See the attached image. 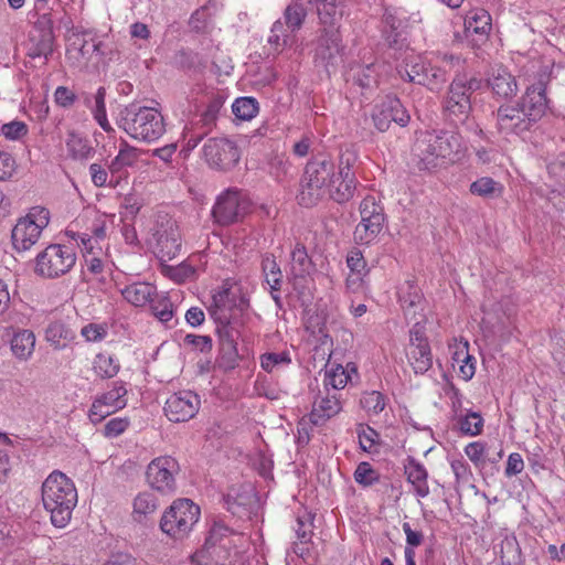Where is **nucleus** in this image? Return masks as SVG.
Masks as SVG:
<instances>
[{
  "mask_svg": "<svg viewBox=\"0 0 565 565\" xmlns=\"http://www.w3.org/2000/svg\"><path fill=\"white\" fill-rule=\"evenodd\" d=\"M407 358L416 374L426 373L433 365L430 347L426 338L419 330H411V344Z\"/></svg>",
  "mask_w": 565,
  "mask_h": 565,
  "instance_id": "obj_21",
  "label": "nucleus"
},
{
  "mask_svg": "<svg viewBox=\"0 0 565 565\" xmlns=\"http://www.w3.org/2000/svg\"><path fill=\"white\" fill-rule=\"evenodd\" d=\"M373 64L366 65L354 75V83L362 88H371L377 84Z\"/></svg>",
  "mask_w": 565,
  "mask_h": 565,
  "instance_id": "obj_58",
  "label": "nucleus"
},
{
  "mask_svg": "<svg viewBox=\"0 0 565 565\" xmlns=\"http://www.w3.org/2000/svg\"><path fill=\"white\" fill-rule=\"evenodd\" d=\"M459 428L465 435L477 436L481 434L483 427V418L480 413L470 412L459 417Z\"/></svg>",
  "mask_w": 565,
  "mask_h": 565,
  "instance_id": "obj_47",
  "label": "nucleus"
},
{
  "mask_svg": "<svg viewBox=\"0 0 565 565\" xmlns=\"http://www.w3.org/2000/svg\"><path fill=\"white\" fill-rule=\"evenodd\" d=\"M349 379L350 375L345 372V369L342 365H337L335 367L326 371L324 386L327 390L329 386L333 390H340L347 385Z\"/></svg>",
  "mask_w": 565,
  "mask_h": 565,
  "instance_id": "obj_49",
  "label": "nucleus"
},
{
  "mask_svg": "<svg viewBox=\"0 0 565 565\" xmlns=\"http://www.w3.org/2000/svg\"><path fill=\"white\" fill-rule=\"evenodd\" d=\"M156 288L151 284L136 282L122 289L124 298L134 306H143L151 300Z\"/></svg>",
  "mask_w": 565,
  "mask_h": 565,
  "instance_id": "obj_36",
  "label": "nucleus"
},
{
  "mask_svg": "<svg viewBox=\"0 0 565 565\" xmlns=\"http://www.w3.org/2000/svg\"><path fill=\"white\" fill-rule=\"evenodd\" d=\"M81 334L89 342H98L106 338L107 328L104 324L88 323L81 330Z\"/></svg>",
  "mask_w": 565,
  "mask_h": 565,
  "instance_id": "obj_59",
  "label": "nucleus"
},
{
  "mask_svg": "<svg viewBox=\"0 0 565 565\" xmlns=\"http://www.w3.org/2000/svg\"><path fill=\"white\" fill-rule=\"evenodd\" d=\"M547 109L545 86L529 87L515 105H501L495 113L497 127L504 135H521L539 121Z\"/></svg>",
  "mask_w": 565,
  "mask_h": 565,
  "instance_id": "obj_1",
  "label": "nucleus"
},
{
  "mask_svg": "<svg viewBox=\"0 0 565 565\" xmlns=\"http://www.w3.org/2000/svg\"><path fill=\"white\" fill-rule=\"evenodd\" d=\"M461 88V83L451 82L443 103L445 115L454 122H465L472 110L470 97Z\"/></svg>",
  "mask_w": 565,
  "mask_h": 565,
  "instance_id": "obj_16",
  "label": "nucleus"
},
{
  "mask_svg": "<svg viewBox=\"0 0 565 565\" xmlns=\"http://www.w3.org/2000/svg\"><path fill=\"white\" fill-rule=\"evenodd\" d=\"M233 114L241 120H250L258 113V102L254 97H239L232 105Z\"/></svg>",
  "mask_w": 565,
  "mask_h": 565,
  "instance_id": "obj_45",
  "label": "nucleus"
},
{
  "mask_svg": "<svg viewBox=\"0 0 565 565\" xmlns=\"http://www.w3.org/2000/svg\"><path fill=\"white\" fill-rule=\"evenodd\" d=\"M235 306V295L231 289L226 288L213 295V303L209 308V313L216 326L231 324L230 311Z\"/></svg>",
  "mask_w": 565,
  "mask_h": 565,
  "instance_id": "obj_27",
  "label": "nucleus"
},
{
  "mask_svg": "<svg viewBox=\"0 0 565 565\" xmlns=\"http://www.w3.org/2000/svg\"><path fill=\"white\" fill-rule=\"evenodd\" d=\"M216 331L220 339V366L233 370L238 360L236 340L239 337V331L232 323L217 324Z\"/></svg>",
  "mask_w": 565,
  "mask_h": 565,
  "instance_id": "obj_20",
  "label": "nucleus"
},
{
  "mask_svg": "<svg viewBox=\"0 0 565 565\" xmlns=\"http://www.w3.org/2000/svg\"><path fill=\"white\" fill-rule=\"evenodd\" d=\"M486 447L480 441H473L466 446L465 452L467 457L475 463L476 467H481L484 463Z\"/></svg>",
  "mask_w": 565,
  "mask_h": 565,
  "instance_id": "obj_61",
  "label": "nucleus"
},
{
  "mask_svg": "<svg viewBox=\"0 0 565 565\" xmlns=\"http://www.w3.org/2000/svg\"><path fill=\"white\" fill-rule=\"evenodd\" d=\"M17 161L11 153L0 150V181L10 180L17 172Z\"/></svg>",
  "mask_w": 565,
  "mask_h": 565,
  "instance_id": "obj_56",
  "label": "nucleus"
},
{
  "mask_svg": "<svg viewBox=\"0 0 565 565\" xmlns=\"http://www.w3.org/2000/svg\"><path fill=\"white\" fill-rule=\"evenodd\" d=\"M460 137L446 130H433L420 134L417 138L414 152L418 157L420 170H430L437 166L439 158H450L460 151Z\"/></svg>",
  "mask_w": 565,
  "mask_h": 565,
  "instance_id": "obj_5",
  "label": "nucleus"
},
{
  "mask_svg": "<svg viewBox=\"0 0 565 565\" xmlns=\"http://www.w3.org/2000/svg\"><path fill=\"white\" fill-rule=\"evenodd\" d=\"M223 105L224 98L220 95L210 99L205 110L200 116V120L196 122L203 129V134H207L215 126Z\"/></svg>",
  "mask_w": 565,
  "mask_h": 565,
  "instance_id": "obj_43",
  "label": "nucleus"
},
{
  "mask_svg": "<svg viewBox=\"0 0 565 565\" xmlns=\"http://www.w3.org/2000/svg\"><path fill=\"white\" fill-rule=\"evenodd\" d=\"M184 344L199 349L201 352L212 350V339L209 335L186 334L183 339Z\"/></svg>",
  "mask_w": 565,
  "mask_h": 565,
  "instance_id": "obj_63",
  "label": "nucleus"
},
{
  "mask_svg": "<svg viewBox=\"0 0 565 565\" xmlns=\"http://www.w3.org/2000/svg\"><path fill=\"white\" fill-rule=\"evenodd\" d=\"M347 265L352 274L358 276L359 280H362V276L367 273L366 262L361 250L353 248L347 256Z\"/></svg>",
  "mask_w": 565,
  "mask_h": 565,
  "instance_id": "obj_55",
  "label": "nucleus"
},
{
  "mask_svg": "<svg viewBox=\"0 0 565 565\" xmlns=\"http://www.w3.org/2000/svg\"><path fill=\"white\" fill-rule=\"evenodd\" d=\"M360 404L365 411L377 415L384 411L386 398L381 392L371 391L363 394Z\"/></svg>",
  "mask_w": 565,
  "mask_h": 565,
  "instance_id": "obj_48",
  "label": "nucleus"
},
{
  "mask_svg": "<svg viewBox=\"0 0 565 565\" xmlns=\"http://www.w3.org/2000/svg\"><path fill=\"white\" fill-rule=\"evenodd\" d=\"M488 84L492 93L502 99H510L518 93V84L515 77L505 67H497L492 70Z\"/></svg>",
  "mask_w": 565,
  "mask_h": 565,
  "instance_id": "obj_24",
  "label": "nucleus"
},
{
  "mask_svg": "<svg viewBox=\"0 0 565 565\" xmlns=\"http://www.w3.org/2000/svg\"><path fill=\"white\" fill-rule=\"evenodd\" d=\"M361 222L354 230V239L359 244H370L382 232L385 215L384 209L374 198H365L360 204Z\"/></svg>",
  "mask_w": 565,
  "mask_h": 565,
  "instance_id": "obj_9",
  "label": "nucleus"
},
{
  "mask_svg": "<svg viewBox=\"0 0 565 565\" xmlns=\"http://www.w3.org/2000/svg\"><path fill=\"white\" fill-rule=\"evenodd\" d=\"M371 118L374 127L380 132H385L393 122L399 127L407 126L411 116L397 97L386 96L382 103L373 108Z\"/></svg>",
  "mask_w": 565,
  "mask_h": 565,
  "instance_id": "obj_12",
  "label": "nucleus"
},
{
  "mask_svg": "<svg viewBox=\"0 0 565 565\" xmlns=\"http://www.w3.org/2000/svg\"><path fill=\"white\" fill-rule=\"evenodd\" d=\"M156 239L154 254L161 262H168L177 257L181 252V234L175 221L162 217L157 224L153 234Z\"/></svg>",
  "mask_w": 565,
  "mask_h": 565,
  "instance_id": "obj_14",
  "label": "nucleus"
},
{
  "mask_svg": "<svg viewBox=\"0 0 565 565\" xmlns=\"http://www.w3.org/2000/svg\"><path fill=\"white\" fill-rule=\"evenodd\" d=\"M452 82H459L462 84V87L461 90L465 92V94H467L469 97L471 96L472 93L479 90L482 88V79L480 78H477L475 76H471V77H467L466 75H461V74H458L456 75V77L452 79Z\"/></svg>",
  "mask_w": 565,
  "mask_h": 565,
  "instance_id": "obj_64",
  "label": "nucleus"
},
{
  "mask_svg": "<svg viewBox=\"0 0 565 565\" xmlns=\"http://www.w3.org/2000/svg\"><path fill=\"white\" fill-rule=\"evenodd\" d=\"M66 147L70 156L75 160H87L95 153L89 141L76 134L68 135Z\"/></svg>",
  "mask_w": 565,
  "mask_h": 565,
  "instance_id": "obj_41",
  "label": "nucleus"
},
{
  "mask_svg": "<svg viewBox=\"0 0 565 565\" xmlns=\"http://www.w3.org/2000/svg\"><path fill=\"white\" fill-rule=\"evenodd\" d=\"M252 211V201L242 190L230 188L222 192L212 209L215 222L227 226L243 221Z\"/></svg>",
  "mask_w": 565,
  "mask_h": 565,
  "instance_id": "obj_7",
  "label": "nucleus"
},
{
  "mask_svg": "<svg viewBox=\"0 0 565 565\" xmlns=\"http://www.w3.org/2000/svg\"><path fill=\"white\" fill-rule=\"evenodd\" d=\"M217 2L215 0H207V2L196 9L190 17L189 25L192 31L196 33L204 32L210 18L216 12Z\"/></svg>",
  "mask_w": 565,
  "mask_h": 565,
  "instance_id": "obj_39",
  "label": "nucleus"
},
{
  "mask_svg": "<svg viewBox=\"0 0 565 565\" xmlns=\"http://www.w3.org/2000/svg\"><path fill=\"white\" fill-rule=\"evenodd\" d=\"M315 265L309 257L303 244L297 243L291 252L290 279L294 289L303 295L307 289L308 278L313 271Z\"/></svg>",
  "mask_w": 565,
  "mask_h": 565,
  "instance_id": "obj_18",
  "label": "nucleus"
},
{
  "mask_svg": "<svg viewBox=\"0 0 565 565\" xmlns=\"http://www.w3.org/2000/svg\"><path fill=\"white\" fill-rule=\"evenodd\" d=\"M44 220L42 223H36L30 216H25L18 221L11 233L12 244L17 252H25L39 241L43 227L49 222L47 216H44Z\"/></svg>",
  "mask_w": 565,
  "mask_h": 565,
  "instance_id": "obj_19",
  "label": "nucleus"
},
{
  "mask_svg": "<svg viewBox=\"0 0 565 565\" xmlns=\"http://www.w3.org/2000/svg\"><path fill=\"white\" fill-rule=\"evenodd\" d=\"M316 4L320 23L323 26L322 32L329 30L339 32L340 21L343 17L341 0H316Z\"/></svg>",
  "mask_w": 565,
  "mask_h": 565,
  "instance_id": "obj_25",
  "label": "nucleus"
},
{
  "mask_svg": "<svg viewBox=\"0 0 565 565\" xmlns=\"http://www.w3.org/2000/svg\"><path fill=\"white\" fill-rule=\"evenodd\" d=\"M35 345V337L30 330H21L11 339V350L19 359H26L31 355Z\"/></svg>",
  "mask_w": 565,
  "mask_h": 565,
  "instance_id": "obj_38",
  "label": "nucleus"
},
{
  "mask_svg": "<svg viewBox=\"0 0 565 565\" xmlns=\"http://www.w3.org/2000/svg\"><path fill=\"white\" fill-rule=\"evenodd\" d=\"M199 516V505L190 499H179L164 511L160 520V529L172 537L181 539L191 531Z\"/></svg>",
  "mask_w": 565,
  "mask_h": 565,
  "instance_id": "obj_6",
  "label": "nucleus"
},
{
  "mask_svg": "<svg viewBox=\"0 0 565 565\" xmlns=\"http://www.w3.org/2000/svg\"><path fill=\"white\" fill-rule=\"evenodd\" d=\"M138 157V149L129 146L126 141H122L118 154L108 166L111 175H117V180L121 179L125 169L132 167L137 162Z\"/></svg>",
  "mask_w": 565,
  "mask_h": 565,
  "instance_id": "obj_32",
  "label": "nucleus"
},
{
  "mask_svg": "<svg viewBox=\"0 0 565 565\" xmlns=\"http://www.w3.org/2000/svg\"><path fill=\"white\" fill-rule=\"evenodd\" d=\"M297 542L294 543L292 551L296 555L305 557L309 553L308 544L312 542L313 536V515L305 513L299 515L294 527Z\"/></svg>",
  "mask_w": 565,
  "mask_h": 565,
  "instance_id": "obj_28",
  "label": "nucleus"
},
{
  "mask_svg": "<svg viewBox=\"0 0 565 565\" xmlns=\"http://www.w3.org/2000/svg\"><path fill=\"white\" fill-rule=\"evenodd\" d=\"M342 49L340 32L334 30L322 32L316 47V60L321 61L328 68L329 65L335 64Z\"/></svg>",
  "mask_w": 565,
  "mask_h": 565,
  "instance_id": "obj_22",
  "label": "nucleus"
},
{
  "mask_svg": "<svg viewBox=\"0 0 565 565\" xmlns=\"http://www.w3.org/2000/svg\"><path fill=\"white\" fill-rule=\"evenodd\" d=\"M358 437L361 448L364 451H370L371 448L376 444V439L379 438V433L370 426H364L360 424L358 429Z\"/></svg>",
  "mask_w": 565,
  "mask_h": 565,
  "instance_id": "obj_57",
  "label": "nucleus"
},
{
  "mask_svg": "<svg viewBox=\"0 0 565 565\" xmlns=\"http://www.w3.org/2000/svg\"><path fill=\"white\" fill-rule=\"evenodd\" d=\"M31 46L29 47L28 55L32 58L43 56L45 62L54 51V35L51 29H45L39 32L38 36L31 38Z\"/></svg>",
  "mask_w": 565,
  "mask_h": 565,
  "instance_id": "obj_33",
  "label": "nucleus"
},
{
  "mask_svg": "<svg viewBox=\"0 0 565 565\" xmlns=\"http://www.w3.org/2000/svg\"><path fill=\"white\" fill-rule=\"evenodd\" d=\"M157 508L158 501L153 493H139L134 500V520L137 522H142L147 515L154 513Z\"/></svg>",
  "mask_w": 565,
  "mask_h": 565,
  "instance_id": "obj_40",
  "label": "nucleus"
},
{
  "mask_svg": "<svg viewBox=\"0 0 565 565\" xmlns=\"http://www.w3.org/2000/svg\"><path fill=\"white\" fill-rule=\"evenodd\" d=\"M340 411L341 404L337 394L330 395L328 393L327 396L319 397L315 401L310 418L315 425H320L337 415Z\"/></svg>",
  "mask_w": 565,
  "mask_h": 565,
  "instance_id": "obj_30",
  "label": "nucleus"
},
{
  "mask_svg": "<svg viewBox=\"0 0 565 565\" xmlns=\"http://www.w3.org/2000/svg\"><path fill=\"white\" fill-rule=\"evenodd\" d=\"M306 15L307 12L302 4L298 2L291 3L284 12L285 24L291 32H295L301 28Z\"/></svg>",
  "mask_w": 565,
  "mask_h": 565,
  "instance_id": "obj_46",
  "label": "nucleus"
},
{
  "mask_svg": "<svg viewBox=\"0 0 565 565\" xmlns=\"http://www.w3.org/2000/svg\"><path fill=\"white\" fill-rule=\"evenodd\" d=\"M179 471L178 461L170 457L153 459L147 468V481L152 489L169 494L175 490L174 475Z\"/></svg>",
  "mask_w": 565,
  "mask_h": 565,
  "instance_id": "obj_13",
  "label": "nucleus"
},
{
  "mask_svg": "<svg viewBox=\"0 0 565 565\" xmlns=\"http://www.w3.org/2000/svg\"><path fill=\"white\" fill-rule=\"evenodd\" d=\"M203 156L212 169L228 171L239 161V150L227 138H210L203 146Z\"/></svg>",
  "mask_w": 565,
  "mask_h": 565,
  "instance_id": "obj_10",
  "label": "nucleus"
},
{
  "mask_svg": "<svg viewBox=\"0 0 565 565\" xmlns=\"http://www.w3.org/2000/svg\"><path fill=\"white\" fill-rule=\"evenodd\" d=\"M503 185L490 177H481L470 184L471 194L486 200L498 199L503 193Z\"/></svg>",
  "mask_w": 565,
  "mask_h": 565,
  "instance_id": "obj_35",
  "label": "nucleus"
},
{
  "mask_svg": "<svg viewBox=\"0 0 565 565\" xmlns=\"http://www.w3.org/2000/svg\"><path fill=\"white\" fill-rule=\"evenodd\" d=\"M106 89L105 87H99L94 95V106H90L92 99L89 97L85 98V103L87 106L92 108V113L94 117L106 115V105H105Z\"/></svg>",
  "mask_w": 565,
  "mask_h": 565,
  "instance_id": "obj_62",
  "label": "nucleus"
},
{
  "mask_svg": "<svg viewBox=\"0 0 565 565\" xmlns=\"http://www.w3.org/2000/svg\"><path fill=\"white\" fill-rule=\"evenodd\" d=\"M117 125L131 138L153 142L166 131L162 114L153 107L129 104L120 109Z\"/></svg>",
  "mask_w": 565,
  "mask_h": 565,
  "instance_id": "obj_3",
  "label": "nucleus"
},
{
  "mask_svg": "<svg viewBox=\"0 0 565 565\" xmlns=\"http://www.w3.org/2000/svg\"><path fill=\"white\" fill-rule=\"evenodd\" d=\"M379 473L366 462H360L354 471V480L364 487H370L379 480Z\"/></svg>",
  "mask_w": 565,
  "mask_h": 565,
  "instance_id": "obj_52",
  "label": "nucleus"
},
{
  "mask_svg": "<svg viewBox=\"0 0 565 565\" xmlns=\"http://www.w3.org/2000/svg\"><path fill=\"white\" fill-rule=\"evenodd\" d=\"M2 135L10 140H18L28 134V126L22 121H11L2 125Z\"/></svg>",
  "mask_w": 565,
  "mask_h": 565,
  "instance_id": "obj_60",
  "label": "nucleus"
},
{
  "mask_svg": "<svg viewBox=\"0 0 565 565\" xmlns=\"http://www.w3.org/2000/svg\"><path fill=\"white\" fill-rule=\"evenodd\" d=\"M447 70L430 61L418 58L406 64L405 75L407 81L427 87L431 92H438L447 82Z\"/></svg>",
  "mask_w": 565,
  "mask_h": 565,
  "instance_id": "obj_11",
  "label": "nucleus"
},
{
  "mask_svg": "<svg viewBox=\"0 0 565 565\" xmlns=\"http://www.w3.org/2000/svg\"><path fill=\"white\" fill-rule=\"evenodd\" d=\"M200 398L192 391H180L171 395L164 406L169 420L174 423L188 422L199 412Z\"/></svg>",
  "mask_w": 565,
  "mask_h": 565,
  "instance_id": "obj_15",
  "label": "nucleus"
},
{
  "mask_svg": "<svg viewBox=\"0 0 565 565\" xmlns=\"http://www.w3.org/2000/svg\"><path fill=\"white\" fill-rule=\"evenodd\" d=\"M521 548L514 536H505L500 543L501 565H518L521 563Z\"/></svg>",
  "mask_w": 565,
  "mask_h": 565,
  "instance_id": "obj_44",
  "label": "nucleus"
},
{
  "mask_svg": "<svg viewBox=\"0 0 565 565\" xmlns=\"http://www.w3.org/2000/svg\"><path fill=\"white\" fill-rule=\"evenodd\" d=\"M42 501L51 514L52 524L56 527L66 526L77 503L73 481L63 472L53 471L42 484Z\"/></svg>",
  "mask_w": 565,
  "mask_h": 565,
  "instance_id": "obj_2",
  "label": "nucleus"
},
{
  "mask_svg": "<svg viewBox=\"0 0 565 565\" xmlns=\"http://www.w3.org/2000/svg\"><path fill=\"white\" fill-rule=\"evenodd\" d=\"M355 191L354 173L345 172L344 175L333 174L328 185L327 195L338 203H345L351 200Z\"/></svg>",
  "mask_w": 565,
  "mask_h": 565,
  "instance_id": "obj_26",
  "label": "nucleus"
},
{
  "mask_svg": "<svg viewBox=\"0 0 565 565\" xmlns=\"http://www.w3.org/2000/svg\"><path fill=\"white\" fill-rule=\"evenodd\" d=\"M127 390L125 386L116 383L110 391L102 394L94 401L89 409L90 420L93 423H99L117 409L124 408L127 403L125 398Z\"/></svg>",
  "mask_w": 565,
  "mask_h": 565,
  "instance_id": "obj_17",
  "label": "nucleus"
},
{
  "mask_svg": "<svg viewBox=\"0 0 565 565\" xmlns=\"http://www.w3.org/2000/svg\"><path fill=\"white\" fill-rule=\"evenodd\" d=\"M398 297L405 315L415 316V308H417L423 300L418 287L413 281H405L399 288Z\"/></svg>",
  "mask_w": 565,
  "mask_h": 565,
  "instance_id": "obj_37",
  "label": "nucleus"
},
{
  "mask_svg": "<svg viewBox=\"0 0 565 565\" xmlns=\"http://www.w3.org/2000/svg\"><path fill=\"white\" fill-rule=\"evenodd\" d=\"M291 359L287 352H269L262 355L260 365L266 372H273L276 367L290 364Z\"/></svg>",
  "mask_w": 565,
  "mask_h": 565,
  "instance_id": "obj_51",
  "label": "nucleus"
},
{
  "mask_svg": "<svg viewBox=\"0 0 565 565\" xmlns=\"http://www.w3.org/2000/svg\"><path fill=\"white\" fill-rule=\"evenodd\" d=\"M405 473L407 480L415 487V492L418 497L425 498L429 493V487L427 484V470L425 467L412 457L407 458L405 465Z\"/></svg>",
  "mask_w": 565,
  "mask_h": 565,
  "instance_id": "obj_31",
  "label": "nucleus"
},
{
  "mask_svg": "<svg viewBox=\"0 0 565 565\" xmlns=\"http://www.w3.org/2000/svg\"><path fill=\"white\" fill-rule=\"evenodd\" d=\"M94 369L102 379H110L118 373L119 364L111 356L99 354L96 358Z\"/></svg>",
  "mask_w": 565,
  "mask_h": 565,
  "instance_id": "obj_50",
  "label": "nucleus"
},
{
  "mask_svg": "<svg viewBox=\"0 0 565 565\" xmlns=\"http://www.w3.org/2000/svg\"><path fill=\"white\" fill-rule=\"evenodd\" d=\"M491 29V17L490 14L481 9L471 11L465 20V32L467 36L478 34L486 38Z\"/></svg>",
  "mask_w": 565,
  "mask_h": 565,
  "instance_id": "obj_34",
  "label": "nucleus"
},
{
  "mask_svg": "<svg viewBox=\"0 0 565 565\" xmlns=\"http://www.w3.org/2000/svg\"><path fill=\"white\" fill-rule=\"evenodd\" d=\"M358 153L353 147L347 146L340 149L338 173L344 175L345 172L354 173L352 168L356 163Z\"/></svg>",
  "mask_w": 565,
  "mask_h": 565,
  "instance_id": "obj_54",
  "label": "nucleus"
},
{
  "mask_svg": "<svg viewBox=\"0 0 565 565\" xmlns=\"http://www.w3.org/2000/svg\"><path fill=\"white\" fill-rule=\"evenodd\" d=\"M262 270L265 282L274 290H280L282 284V273L273 255H265L262 260Z\"/></svg>",
  "mask_w": 565,
  "mask_h": 565,
  "instance_id": "obj_42",
  "label": "nucleus"
},
{
  "mask_svg": "<svg viewBox=\"0 0 565 565\" xmlns=\"http://www.w3.org/2000/svg\"><path fill=\"white\" fill-rule=\"evenodd\" d=\"M234 532L223 523L215 522L211 527L209 535L205 540L203 552L213 554L216 553V548L220 547L227 553L232 547L230 535Z\"/></svg>",
  "mask_w": 565,
  "mask_h": 565,
  "instance_id": "obj_29",
  "label": "nucleus"
},
{
  "mask_svg": "<svg viewBox=\"0 0 565 565\" xmlns=\"http://www.w3.org/2000/svg\"><path fill=\"white\" fill-rule=\"evenodd\" d=\"M151 302V309L153 315L161 321L168 322L173 317L172 302L169 298L162 296L159 299L154 300L151 298L149 301Z\"/></svg>",
  "mask_w": 565,
  "mask_h": 565,
  "instance_id": "obj_53",
  "label": "nucleus"
},
{
  "mask_svg": "<svg viewBox=\"0 0 565 565\" xmlns=\"http://www.w3.org/2000/svg\"><path fill=\"white\" fill-rule=\"evenodd\" d=\"M334 169V162L326 154L316 156L308 161L300 181L298 203L311 207L324 199Z\"/></svg>",
  "mask_w": 565,
  "mask_h": 565,
  "instance_id": "obj_4",
  "label": "nucleus"
},
{
  "mask_svg": "<svg viewBox=\"0 0 565 565\" xmlns=\"http://www.w3.org/2000/svg\"><path fill=\"white\" fill-rule=\"evenodd\" d=\"M382 21L384 23L383 35L388 46L401 50L406 40L404 19L401 18L397 10L385 9Z\"/></svg>",
  "mask_w": 565,
  "mask_h": 565,
  "instance_id": "obj_23",
  "label": "nucleus"
},
{
  "mask_svg": "<svg viewBox=\"0 0 565 565\" xmlns=\"http://www.w3.org/2000/svg\"><path fill=\"white\" fill-rule=\"evenodd\" d=\"M76 263L72 247L51 244L35 258L34 271L44 278H57L68 273Z\"/></svg>",
  "mask_w": 565,
  "mask_h": 565,
  "instance_id": "obj_8",
  "label": "nucleus"
}]
</instances>
